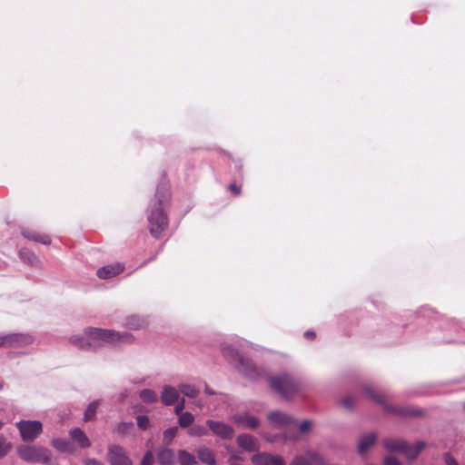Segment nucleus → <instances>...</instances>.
Segmentation results:
<instances>
[{
  "mask_svg": "<svg viewBox=\"0 0 465 465\" xmlns=\"http://www.w3.org/2000/svg\"><path fill=\"white\" fill-rule=\"evenodd\" d=\"M170 196L169 186L163 183L157 187L154 199L150 203L147 220L150 233L154 238H159L168 226V217L163 207L169 202Z\"/></svg>",
  "mask_w": 465,
  "mask_h": 465,
  "instance_id": "obj_1",
  "label": "nucleus"
},
{
  "mask_svg": "<svg viewBox=\"0 0 465 465\" xmlns=\"http://www.w3.org/2000/svg\"><path fill=\"white\" fill-rule=\"evenodd\" d=\"M84 334L89 339L87 345L91 348L102 347L105 344L132 343L134 340L129 332H119L114 330L94 327L84 329Z\"/></svg>",
  "mask_w": 465,
  "mask_h": 465,
  "instance_id": "obj_2",
  "label": "nucleus"
},
{
  "mask_svg": "<svg viewBox=\"0 0 465 465\" xmlns=\"http://www.w3.org/2000/svg\"><path fill=\"white\" fill-rule=\"evenodd\" d=\"M382 443L387 450L402 453L409 460H415L426 446L424 441H417L411 445L407 441L396 438L384 439Z\"/></svg>",
  "mask_w": 465,
  "mask_h": 465,
  "instance_id": "obj_3",
  "label": "nucleus"
},
{
  "mask_svg": "<svg viewBox=\"0 0 465 465\" xmlns=\"http://www.w3.org/2000/svg\"><path fill=\"white\" fill-rule=\"evenodd\" d=\"M270 385L284 399H290L301 390L298 381L288 374L274 376L270 379Z\"/></svg>",
  "mask_w": 465,
  "mask_h": 465,
  "instance_id": "obj_4",
  "label": "nucleus"
},
{
  "mask_svg": "<svg viewBox=\"0 0 465 465\" xmlns=\"http://www.w3.org/2000/svg\"><path fill=\"white\" fill-rule=\"evenodd\" d=\"M268 420L276 428L283 429L282 439L284 440L296 441L300 439L299 433L291 432L292 427H295L297 422L290 415L282 411H272L268 414Z\"/></svg>",
  "mask_w": 465,
  "mask_h": 465,
  "instance_id": "obj_5",
  "label": "nucleus"
},
{
  "mask_svg": "<svg viewBox=\"0 0 465 465\" xmlns=\"http://www.w3.org/2000/svg\"><path fill=\"white\" fill-rule=\"evenodd\" d=\"M19 457L31 463L50 464L51 456L47 449L36 446H19L17 448Z\"/></svg>",
  "mask_w": 465,
  "mask_h": 465,
  "instance_id": "obj_6",
  "label": "nucleus"
},
{
  "mask_svg": "<svg viewBox=\"0 0 465 465\" xmlns=\"http://www.w3.org/2000/svg\"><path fill=\"white\" fill-rule=\"evenodd\" d=\"M16 427L24 441H33L42 432V423L38 420H20Z\"/></svg>",
  "mask_w": 465,
  "mask_h": 465,
  "instance_id": "obj_7",
  "label": "nucleus"
},
{
  "mask_svg": "<svg viewBox=\"0 0 465 465\" xmlns=\"http://www.w3.org/2000/svg\"><path fill=\"white\" fill-rule=\"evenodd\" d=\"M107 458L111 465H133L124 448L118 445L108 447Z\"/></svg>",
  "mask_w": 465,
  "mask_h": 465,
  "instance_id": "obj_8",
  "label": "nucleus"
},
{
  "mask_svg": "<svg viewBox=\"0 0 465 465\" xmlns=\"http://www.w3.org/2000/svg\"><path fill=\"white\" fill-rule=\"evenodd\" d=\"M206 424L214 435L223 440H231L234 435V430L223 422L207 420Z\"/></svg>",
  "mask_w": 465,
  "mask_h": 465,
  "instance_id": "obj_9",
  "label": "nucleus"
},
{
  "mask_svg": "<svg viewBox=\"0 0 465 465\" xmlns=\"http://www.w3.org/2000/svg\"><path fill=\"white\" fill-rule=\"evenodd\" d=\"M290 465H325L323 458L316 452L307 451L297 455Z\"/></svg>",
  "mask_w": 465,
  "mask_h": 465,
  "instance_id": "obj_10",
  "label": "nucleus"
},
{
  "mask_svg": "<svg viewBox=\"0 0 465 465\" xmlns=\"http://www.w3.org/2000/svg\"><path fill=\"white\" fill-rule=\"evenodd\" d=\"M362 391H364V393H366V395L371 399L373 401H375L376 403L381 405L385 410H387L389 412H392V413H400V411L399 409L397 408H394V407H390L388 404H387V399H386V396L376 391L375 389H373L372 387L371 386H364L362 388Z\"/></svg>",
  "mask_w": 465,
  "mask_h": 465,
  "instance_id": "obj_11",
  "label": "nucleus"
},
{
  "mask_svg": "<svg viewBox=\"0 0 465 465\" xmlns=\"http://www.w3.org/2000/svg\"><path fill=\"white\" fill-rule=\"evenodd\" d=\"M124 270V265L120 262L114 264H108L99 268L96 272L98 278L103 280L111 279L122 273Z\"/></svg>",
  "mask_w": 465,
  "mask_h": 465,
  "instance_id": "obj_12",
  "label": "nucleus"
},
{
  "mask_svg": "<svg viewBox=\"0 0 465 465\" xmlns=\"http://www.w3.org/2000/svg\"><path fill=\"white\" fill-rule=\"evenodd\" d=\"M232 420L242 428L251 430L256 429L260 424L258 418L249 413L235 414L232 417Z\"/></svg>",
  "mask_w": 465,
  "mask_h": 465,
  "instance_id": "obj_13",
  "label": "nucleus"
},
{
  "mask_svg": "<svg viewBox=\"0 0 465 465\" xmlns=\"http://www.w3.org/2000/svg\"><path fill=\"white\" fill-rule=\"evenodd\" d=\"M30 342V338L23 334L0 336V347H15Z\"/></svg>",
  "mask_w": 465,
  "mask_h": 465,
  "instance_id": "obj_14",
  "label": "nucleus"
},
{
  "mask_svg": "<svg viewBox=\"0 0 465 465\" xmlns=\"http://www.w3.org/2000/svg\"><path fill=\"white\" fill-rule=\"evenodd\" d=\"M22 234L25 238L30 241H35L45 245H49L51 244L52 242L51 237L49 235L31 229H24L22 231Z\"/></svg>",
  "mask_w": 465,
  "mask_h": 465,
  "instance_id": "obj_15",
  "label": "nucleus"
},
{
  "mask_svg": "<svg viewBox=\"0 0 465 465\" xmlns=\"http://www.w3.org/2000/svg\"><path fill=\"white\" fill-rule=\"evenodd\" d=\"M157 462L160 465H173L175 461L174 450L169 448H160L157 452Z\"/></svg>",
  "mask_w": 465,
  "mask_h": 465,
  "instance_id": "obj_16",
  "label": "nucleus"
},
{
  "mask_svg": "<svg viewBox=\"0 0 465 465\" xmlns=\"http://www.w3.org/2000/svg\"><path fill=\"white\" fill-rule=\"evenodd\" d=\"M198 459L201 462L206 465H216V459L214 452L205 446L199 447L196 450Z\"/></svg>",
  "mask_w": 465,
  "mask_h": 465,
  "instance_id": "obj_17",
  "label": "nucleus"
},
{
  "mask_svg": "<svg viewBox=\"0 0 465 465\" xmlns=\"http://www.w3.org/2000/svg\"><path fill=\"white\" fill-rule=\"evenodd\" d=\"M179 398L178 391L172 386H165L163 390L161 400L166 406L174 404Z\"/></svg>",
  "mask_w": 465,
  "mask_h": 465,
  "instance_id": "obj_18",
  "label": "nucleus"
},
{
  "mask_svg": "<svg viewBox=\"0 0 465 465\" xmlns=\"http://www.w3.org/2000/svg\"><path fill=\"white\" fill-rule=\"evenodd\" d=\"M71 439L75 441L80 448H88L91 446V441L85 433L79 428H75L69 432Z\"/></svg>",
  "mask_w": 465,
  "mask_h": 465,
  "instance_id": "obj_19",
  "label": "nucleus"
},
{
  "mask_svg": "<svg viewBox=\"0 0 465 465\" xmlns=\"http://www.w3.org/2000/svg\"><path fill=\"white\" fill-rule=\"evenodd\" d=\"M258 465H284L283 460L279 456L262 453L255 458Z\"/></svg>",
  "mask_w": 465,
  "mask_h": 465,
  "instance_id": "obj_20",
  "label": "nucleus"
},
{
  "mask_svg": "<svg viewBox=\"0 0 465 465\" xmlns=\"http://www.w3.org/2000/svg\"><path fill=\"white\" fill-rule=\"evenodd\" d=\"M376 441V435L374 433H367L362 435L358 443V451L360 454L365 453Z\"/></svg>",
  "mask_w": 465,
  "mask_h": 465,
  "instance_id": "obj_21",
  "label": "nucleus"
},
{
  "mask_svg": "<svg viewBox=\"0 0 465 465\" xmlns=\"http://www.w3.org/2000/svg\"><path fill=\"white\" fill-rule=\"evenodd\" d=\"M237 444L248 450V451H253L256 449V440L255 439L249 435V434H241L237 437Z\"/></svg>",
  "mask_w": 465,
  "mask_h": 465,
  "instance_id": "obj_22",
  "label": "nucleus"
},
{
  "mask_svg": "<svg viewBox=\"0 0 465 465\" xmlns=\"http://www.w3.org/2000/svg\"><path fill=\"white\" fill-rule=\"evenodd\" d=\"M52 445L62 452L74 453L75 448L72 442L64 439H54Z\"/></svg>",
  "mask_w": 465,
  "mask_h": 465,
  "instance_id": "obj_23",
  "label": "nucleus"
},
{
  "mask_svg": "<svg viewBox=\"0 0 465 465\" xmlns=\"http://www.w3.org/2000/svg\"><path fill=\"white\" fill-rule=\"evenodd\" d=\"M178 460L181 465H195L197 463L195 457L186 450H179Z\"/></svg>",
  "mask_w": 465,
  "mask_h": 465,
  "instance_id": "obj_24",
  "label": "nucleus"
},
{
  "mask_svg": "<svg viewBox=\"0 0 465 465\" xmlns=\"http://www.w3.org/2000/svg\"><path fill=\"white\" fill-rule=\"evenodd\" d=\"M179 391L186 397L195 398L199 394V390L192 384H180Z\"/></svg>",
  "mask_w": 465,
  "mask_h": 465,
  "instance_id": "obj_25",
  "label": "nucleus"
},
{
  "mask_svg": "<svg viewBox=\"0 0 465 465\" xmlns=\"http://www.w3.org/2000/svg\"><path fill=\"white\" fill-rule=\"evenodd\" d=\"M194 421V416L189 412H183L179 415L178 423L182 428H188Z\"/></svg>",
  "mask_w": 465,
  "mask_h": 465,
  "instance_id": "obj_26",
  "label": "nucleus"
},
{
  "mask_svg": "<svg viewBox=\"0 0 465 465\" xmlns=\"http://www.w3.org/2000/svg\"><path fill=\"white\" fill-rule=\"evenodd\" d=\"M241 371L250 378H253L256 373L255 366L252 361H244L242 359L240 361Z\"/></svg>",
  "mask_w": 465,
  "mask_h": 465,
  "instance_id": "obj_27",
  "label": "nucleus"
},
{
  "mask_svg": "<svg viewBox=\"0 0 465 465\" xmlns=\"http://www.w3.org/2000/svg\"><path fill=\"white\" fill-rule=\"evenodd\" d=\"M97 407L98 401H93L87 406L84 414V421L92 420L95 417Z\"/></svg>",
  "mask_w": 465,
  "mask_h": 465,
  "instance_id": "obj_28",
  "label": "nucleus"
},
{
  "mask_svg": "<svg viewBox=\"0 0 465 465\" xmlns=\"http://www.w3.org/2000/svg\"><path fill=\"white\" fill-rule=\"evenodd\" d=\"M178 429L177 427H171L163 431V441L165 445H170L177 435Z\"/></svg>",
  "mask_w": 465,
  "mask_h": 465,
  "instance_id": "obj_29",
  "label": "nucleus"
},
{
  "mask_svg": "<svg viewBox=\"0 0 465 465\" xmlns=\"http://www.w3.org/2000/svg\"><path fill=\"white\" fill-rule=\"evenodd\" d=\"M140 398L145 402H155L157 401L156 393L149 389H144L140 392Z\"/></svg>",
  "mask_w": 465,
  "mask_h": 465,
  "instance_id": "obj_30",
  "label": "nucleus"
},
{
  "mask_svg": "<svg viewBox=\"0 0 465 465\" xmlns=\"http://www.w3.org/2000/svg\"><path fill=\"white\" fill-rule=\"evenodd\" d=\"M11 449L12 444L8 442L5 438L0 437V459L7 455Z\"/></svg>",
  "mask_w": 465,
  "mask_h": 465,
  "instance_id": "obj_31",
  "label": "nucleus"
},
{
  "mask_svg": "<svg viewBox=\"0 0 465 465\" xmlns=\"http://www.w3.org/2000/svg\"><path fill=\"white\" fill-rule=\"evenodd\" d=\"M19 255L24 261H27L31 264H34L37 261V257L34 253L25 249L19 251Z\"/></svg>",
  "mask_w": 465,
  "mask_h": 465,
  "instance_id": "obj_32",
  "label": "nucleus"
},
{
  "mask_svg": "<svg viewBox=\"0 0 465 465\" xmlns=\"http://www.w3.org/2000/svg\"><path fill=\"white\" fill-rule=\"evenodd\" d=\"M189 434L191 436L201 437V436L206 435L207 434V430H206V429L203 426L195 425V426H193L189 430Z\"/></svg>",
  "mask_w": 465,
  "mask_h": 465,
  "instance_id": "obj_33",
  "label": "nucleus"
},
{
  "mask_svg": "<svg viewBox=\"0 0 465 465\" xmlns=\"http://www.w3.org/2000/svg\"><path fill=\"white\" fill-rule=\"evenodd\" d=\"M70 341L72 343L77 345L81 349H90L91 348L87 345L88 341H85L84 339L82 337H77V336L72 337Z\"/></svg>",
  "mask_w": 465,
  "mask_h": 465,
  "instance_id": "obj_34",
  "label": "nucleus"
},
{
  "mask_svg": "<svg viewBox=\"0 0 465 465\" xmlns=\"http://www.w3.org/2000/svg\"><path fill=\"white\" fill-rule=\"evenodd\" d=\"M149 419L147 416L140 415L137 417V425L142 430H146L149 427Z\"/></svg>",
  "mask_w": 465,
  "mask_h": 465,
  "instance_id": "obj_35",
  "label": "nucleus"
},
{
  "mask_svg": "<svg viewBox=\"0 0 465 465\" xmlns=\"http://www.w3.org/2000/svg\"><path fill=\"white\" fill-rule=\"evenodd\" d=\"M141 465H153V455L151 450L146 451L141 461Z\"/></svg>",
  "mask_w": 465,
  "mask_h": 465,
  "instance_id": "obj_36",
  "label": "nucleus"
},
{
  "mask_svg": "<svg viewBox=\"0 0 465 465\" xmlns=\"http://www.w3.org/2000/svg\"><path fill=\"white\" fill-rule=\"evenodd\" d=\"M341 404L346 409H351L354 405V398L351 396H345L341 400Z\"/></svg>",
  "mask_w": 465,
  "mask_h": 465,
  "instance_id": "obj_37",
  "label": "nucleus"
},
{
  "mask_svg": "<svg viewBox=\"0 0 465 465\" xmlns=\"http://www.w3.org/2000/svg\"><path fill=\"white\" fill-rule=\"evenodd\" d=\"M312 428V422L310 420H303L300 425H299V432L300 433H306L308 432Z\"/></svg>",
  "mask_w": 465,
  "mask_h": 465,
  "instance_id": "obj_38",
  "label": "nucleus"
},
{
  "mask_svg": "<svg viewBox=\"0 0 465 465\" xmlns=\"http://www.w3.org/2000/svg\"><path fill=\"white\" fill-rule=\"evenodd\" d=\"M384 465H401V462L393 456H387L384 459Z\"/></svg>",
  "mask_w": 465,
  "mask_h": 465,
  "instance_id": "obj_39",
  "label": "nucleus"
},
{
  "mask_svg": "<svg viewBox=\"0 0 465 465\" xmlns=\"http://www.w3.org/2000/svg\"><path fill=\"white\" fill-rule=\"evenodd\" d=\"M444 461L446 465H459L455 458L451 456L450 453H446L444 455Z\"/></svg>",
  "mask_w": 465,
  "mask_h": 465,
  "instance_id": "obj_40",
  "label": "nucleus"
},
{
  "mask_svg": "<svg viewBox=\"0 0 465 465\" xmlns=\"http://www.w3.org/2000/svg\"><path fill=\"white\" fill-rule=\"evenodd\" d=\"M127 324L133 329H139L142 327V322H140V321L135 318H131Z\"/></svg>",
  "mask_w": 465,
  "mask_h": 465,
  "instance_id": "obj_41",
  "label": "nucleus"
},
{
  "mask_svg": "<svg viewBox=\"0 0 465 465\" xmlns=\"http://www.w3.org/2000/svg\"><path fill=\"white\" fill-rule=\"evenodd\" d=\"M229 189L234 195L241 194V187L238 186L235 183H232L229 186Z\"/></svg>",
  "mask_w": 465,
  "mask_h": 465,
  "instance_id": "obj_42",
  "label": "nucleus"
},
{
  "mask_svg": "<svg viewBox=\"0 0 465 465\" xmlns=\"http://www.w3.org/2000/svg\"><path fill=\"white\" fill-rule=\"evenodd\" d=\"M185 407V401L183 399L180 402H178V404L175 406L174 408V412L176 414H181L183 413V410L184 409Z\"/></svg>",
  "mask_w": 465,
  "mask_h": 465,
  "instance_id": "obj_43",
  "label": "nucleus"
},
{
  "mask_svg": "<svg viewBox=\"0 0 465 465\" xmlns=\"http://www.w3.org/2000/svg\"><path fill=\"white\" fill-rule=\"evenodd\" d=\"M84 465H104V463L95 459H87L84 460Z\"/></svg>",
  "mask_w": 465,
  "mask_h": 465,
  "instance_id": "obj_44",
  "label": "nucleus"
},
{
  "mask_svg": "<svg viewBox=\"0 0 465 465\" xmlns=\"http://www.w3.org/2000/svg\"><path fill=\"white\" fill-rule=\"evenodd\" d=\"M304 336L308 339H313L315 337V333L313 331H308L304 333Z\"/></svg>",
  "mask_w": 465,
  "mask_h": 465,
  "instance_id": "obj_45",
  "label": "nucleus"
},
{
  "mask_svg": "<svg viewBox=\"0 0 465 465\" xmlns=\"http://www.w3.org/2000/svg\"><path fill=\"white\" fill-rule=\"evenodd\" d=\"M205 392L207 394H210V395L215 394V392L211 388H209L208 386L205 387Z\"/></svg>",
  "mask_w": 465,
  "mask_h": 465,
  "instance_id": "obj_46",
  "label": "nucleus"
},
{
  "mask_svg": "<svg viewBox=\"0 0 465 465\" xmlns=\"http://www.w3.org/2000/svg\"><path fill=\"white\" fill-rule=\"evenodd\" d=\"M4 423L0 420V430L3 428Z\"/></svg>",
  "mask_w": 465,
  "mask_h": 465,
  "instance_id": "obj_47",
  "label": "nucleus"
},
{
  "mask_svg": "<svg viewBox=\"0 0 465 465\" xmlns=\"http://www.w3.org/2000/svg\"><path fill=\"white\" fill-rule=\"evenodd\" d=\"M411 414L412 415H418L419 413L418 412H412Z\"/></svg>",
  "mask_w": 465,
  "mask_h": 465,
  "instance_id": "obj_48",
  "label": "nucleus"
},
{
  "mask_svg": "<svg viewBox=\"0 0 465 465\" xmlns=\"http://www.w3.org/2000/svg\"><path fill=\"white\" fill-rule=\"evenodd\" d=\"M463 410H464V411H465V402L463 403Z\"/></svg>",
  "mask_w": 465,
  "mask_h": 465,
  "instance_id": "obj_49",
  "label": "nucleus"
}]
</instances>
